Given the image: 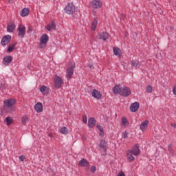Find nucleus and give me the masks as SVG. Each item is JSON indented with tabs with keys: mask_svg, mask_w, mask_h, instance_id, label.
Returning a JSON list of instances; mask_svg holds the SVG:
<instances>
[{
	"mask_svg": "<svg viewBox=\"0 0 176 176\" xmlns=\"http://www.w3.org/2000/svg\"><path fill=\"white\" fill-rule=\"evenodd\" d=\"M9 1V2H10V1H12V0H8Z\"/></svg>",
	"mask_w": 176,
	"mask_h": 176,
	"instance_id": "47",
	"label": "nucleus"
},
{
	"mask_svg": "<svg viewBox=\"0 0 176 176\" xmlns=\"http://www.w3.org/2000/svg\"><path fill=\"white\" fill-rule=\"evenodd\" d=\"M168 151L171 152V146H168Z\"/></svg>",
	"mask_w": 176,
	"mask_h": 176,
	"instance_id": "44",
	"label": "nucleus"
},
{
	"mask_svg": "<svg viewBox=\"0 0 176 176\" xmlns=\"http://www.w3.org/2000/svg\"><path fill=\"white\" fill-rule=\"evenodd\" d=\"M173 93L174 96H176V85H175L173 88Z\"/></svg>",
	"mask_w": 176,
	"mask_h": 176,
	"instance_id": "38",
	"label": "nucleus"
},
{
	"mask_svg": "<svg viewBox=\"0 0 176 176\" xmlns=\"http://www.w3.org/2000/svg\"><path fill=\"white\" fill-rule=\"evenodd\" d=\"M131 65L132 67H135L136 68H138V67H140V63H138V61L132 60Z\"/></svg>",
	"mask_w": 176,
	"mask_h": 176,
	"instance_id": "32",
	"label": "nucleus"
},
{
	"mask_svg": "<svg viewBox=\"0 0 176 176\" xmlns=\"http://www.w3.org/2000/svg\"><path fill=\"white\" fill-rule=\"evenodd\" d=\"M18 36L21 39L25 36V26L23 24H20L17 29Z\"/></svg>",
	"mask_w": 176,
	"mask_h": 176,
	"instance_id": "8",
	"label": "nucleus"
},
{
	"mask_svg": "<svg viewBox=\"0 0 176 176\" xmlns=\"http://www.w3.org/2000/svg\"><path fill=\"white\" fill-rule=\"evenodd\" d=\"M48 137H50V138H53V134L52 133H49Z\"/></svg>",
	"mask_w": 176,
	"mask_h": 176,
	"instance_id": "41",
	"label": "nucleus"
},
{
	"mask_svg": "<svg viewBox=\"0 0 176 176\" xmlns=\"http://www.w3.org/2000/svg\"><path fill=\"white\" fill-rule=\"evenodd\" d=\"M170 126H171L172 127H175V128L176 127L175 123L171 124Z\"/></svg>",
	"mask_w": 176,
	"mask_h": 176,
	"instance_id": "43",
	"label": "nucleus"
},
{
	"mask_svg": "<svg viewBox=\"0 0 176 176\" xmlns=\"http://www.w3.org/2000/svg\"><path fill=\"white\" fill-rule=\"evenodd\" d=\"M96 125V120L94 118H91L88 120V126L94 127Z\"/></svg>",
	"mask_w": 176,
	"mask_h": 176,
	"instance_id": "23",
	"label": "nucleus"
},
{
	"mask_svg": "<svg viewBox=\"0 0 176 176\" xmlns=\"http://www.w3.org/2000/svg\"><path fill=\"white\" fill-rule=\"evenodd\" d=\"M12 63V56H6L3 60V63L4 65H9Z\"/></svg>",
	"mask_w": 176,
	"mask_h": 176,
	"instance_id": "15",
	"label": "nucleus"
},
{
	"mask_svg": "<svg viewBox=\"0 0 176 176\" xmlns=\"http://www.w3.org/2000/svg\"><path fill=\"white\" fill-rule=\"evenodd\" d=\"M16 30V25L14 24H10L8 25L7 31L8 32H13Z\"/></svg>",
	"mask_w": 176,
	"mask_h": 176,
	"instance_id": "22",
	"label": "nucleus"
},
{
	"mask_svg": "<svg viewBox=\"0 0 176 176\" xmlns=\"http://www.w3.org/2000/svg\"><path fill=\"white\" fill-rule=\"evenodd\" d=\"M89 68H91V69L94 68L92 65H89Z\"/></svg>",
	"mask_w": 176,
	"mask_h": 176,
	"instance_id": "45",
	"label": "nucleus"
},
{
	"mask_svg": "<svg viewBox=\"0 0 176 176\" xmlns=\"http://www.w3.org/2000/svg\"><path fill=\"white\" fill-rule=\"evenodd\" d=\"M113 92L114 94H119L122 97H129L131 94L130 88L127 87H122L120 85H116L113 89Z\"/></svg>",
	"mask_w": 176,
	"mask_h": 176,
	"instance_id": "1",
	"label": "nucleus"
},
{
	"mask_svg": "<svg viewBox=\"0 0 176 176\" xmlns=\"http://www.w3.org/2000/svg\"><path fill=\"white\" fill-rule=\"evenodd\" d=\"M129 135V133L127 132L123 133V137L124 138H127V136Z\"/></svg>",
	"mask_w": 176,
	"mask_h": 176,
	"instance_id": "39",
	"label": "nucleus"
},
{
	"mask_svg": "<svg viewBox=\"0 0 176 176\" xmlns=\"http://www.w3.org/2000/svg\"><path fill=\"white\" fill-rule=\"evenodd\" d=\"M74 69H75V63H72L67 69L66 78L67 79H71L72 78V75H74Z\"/></svg>",
	"mask_w": 176,
	"mask_h": 176,
	"instance_id": "5",
	"label": "nucleus"
},
{
	"mask_svg": "<svg viewBox=\"0 0 176 176\" xmlns=\"http://www.w3.org/2000/svg\"><path fill=\"white\" fill-rule=\"evenodd\" d=\"M59 131H60V133H61V134L67 135V134H68V128H67V127L60 128L59 129Z\"/></svg>",
	"mask_w": 176,
	"mask_h": 176,
	"instance_id": "30",
	"label": "nucleus"
},
{
	"mask_svg": "<svg viewBox=\"0 0 176 176\" xmlns=\"http://www.w3.org/2000/svg\"><path fill=\"white\" fill-rule=\"evenodd\" d=\"M90 171L91 173H96V171H97V168L96 167V166H91Z\"/></svg>",
	"mask_w": 176,
	"mask_h": 176,
	"instance_id": "34",
	"label": "nucleus"
},
{
	"mask_svg": "<svg viewBox=\"0 0 176 176\" xmlns=\"http://www.w3.org/2000/svg\"><path fill=\"white\" fill-rule=\"evenodd\" d=\"M78 165L80 167H87V166H89V162L85 159H82L80 161Z\"/></svg>",
	"mask_w": 176,
	"mask_h": 176,
	"instance_id": "20",
	"label": "nucleus"
},
{
	"mask_svg": "<svg viewBox=\"0 0 176 176\" xmlns=\"http://www.w3.org/2000/svg\"><path fill=\"white\" fill-rule=\"evenodd\" d=\"M96 127L99 131V135H100V137H104V129L102 126H101V125H97Z\"/></svg>",
	"mask_w": 176,
	"mask_h": 176,
	"instance_id": "26",
	"label": "nucleus"
},
{
	"mask_svg": "<svg viewBox=\"0 0 176 176\" xmlns=\"http://www.w3.org/2000/svg\"><path fill=\"white\" fill-rule=\"evenodd\" d=\"M133 153H131V151H129V150L127 151V153H126V157H127V160H129V162H134L135 160V157L134 156H133Z\"/></svg>",
	"mask_w": 176,
	"mask_h": 176,
	"instance_id": "18",
	"label": "nucleus"
},
{
	"mask_svg": "<svg viewBox=\"0 0 176 176\" xmlns=\"http://www.w3.org/2000/svg\"><path fill=\"white\" fill-rule=\"evenodd\" d=\"M92 13H93L94 16H96L97 14V12H96L95 10H93Z\"/></svg>",
	"mask_w": 176,
	"mask_h": 176,
	"instance_id": "42",
	"label": "nucleus"
},
{
	"mask_svg": "<svg viewBox=\"0 0 176 176\" xmlns=\"http://www.w3.org/2000/svg\"><path fill=\"white\" fill-rule=\"evenodd\" d=\"M47 42H49V36L46 34H43L40 38V48L45 49Z\"/></svg>",
	"mask_w": 176,
	"mask_h": 176,
	"instance_id": "4",
	"label": "nucleus"
},
{
	"mask_svg": "<svg viewBox=\"0 0 176 176\" xmlns=\"http://www.w3.org/2000/svg\"><path fill=\"white\" fill-rule=\"evenodd\" d=\"M15 47H16V44H12V45H10L7 50V52L12 53V51L14 50Z\"/></svg>",
	"mask_w": 176,
	"mask_h": 176,
	"instance_id": "31",
	"label": "nucleus"
},
{
	"mask_svg": "<svg viewBox=\"0 0 176 176\" xmlns=\"http://www.w3.org/2000/svg\"><path fill=\"white\" fill-rule=\"evenodd\" d=\"M99 148L103 149L104 152H107V142L104 140H102L99 144Z\"/></svg>",
	"mask_w": 176,
	"mask_h": 176,
	"instance_id": "17",
	"label": "nucleus"
},
{
	"mask_svg": "<svg viewBox=\"0 0 176 176\" xmlns=\"http://www.w3.org/2000/svg\"><path fill=\"white\" fill-rule=\"evenodd\" d=\"M139 108H140V103H138V102H135L131 104L130 111L131 112H137Z\"/></svg>",
	"mask_w": 176,
	"mask_h": 176,
	"instance_id": "12",
	"label": "nucleus"
},
{
	"mask_svg": "<svg viewBox=\"0 0 176 176\" xmlns=\"http://www.w3.org/2000/svg\"><path fill=\"white\" fill-rule=\"evenodd\" d=\"M34 109L39 113L43 111V105L41 102H38L35 104Z\"/></svg>",
	"mask_w": 176,
	"mask_h": 176,
	"instance_id": "14",
	"label": "nucleus"
},
{
	"mask_svg": "<svg viewBox=\"0 0 176 176\" xmlns=\"http://www.w3.org/2000/svg\"><path fill=\"white\" fill-rule=\"evenodd\" d=\"M46 30L50 31L51 30H56V24L54 22H52L50 24L45 26Z\"/></svg>",
	"mask_w": 176,
	"mask_h": 176,
	"instance_id": "24",
	"label": "nucleus"
},
{
	"mask_svg": "<svg viewBox=\"0 0 176 176\" xmlns=\"http://www.w3.org/2000/svg\"><path fill=\"white\" fill-rule=\"evenodd\" d=\"M92 97L94 98H96V100H101V98L102 97V94L101 92H100L98 90L94 89L91 92Z\"/></svg>",
	"mask_w": 176,
	"mask_h": 176,
	"instance_id": "10",
	"label": "nucleus"
},
{
	"mask_svg": "<svg viewBox=\"0 0 176 176\" xmlns=\"http://www.w3.org/2000/svg\"><path fill=\"white\" fill-rule=\"evenodd\" d=\"M19 160H21V162H24V160H25V155H21L19 157Z\"/></svg>",
	"mask_w": 176,
	"mask_h": 176,
	"instance_id": "37",
	"label": "nucleus"
},
{
	"mask_svg": "<svg viewBox=\"0 0 176 176\" xmlns=\"http://www.w3.org/2000/svg\"><path fill=\"white\" fill-rule=\"evenodd\" d=\"M121 123L122 125L124 126V127H127V126H129V120H127V118H126V117L122 118Z\"/></svg>",
	"mask_w": 176,
	"mask_h": 176,
	"instance_id": "25",
	"label": "nucleus"
},
{
	"mask_svg": "<svg viewBox=\"0 0 176 176\" xmlns=\"http://www.w3.org/2000/svg\"><path fill=\"white\" fill-rule=\"evenodd\" d=\"M76 8L74 3H69L65 8V12L67 14H74L75 13Z\"/></svg>",
	"mask_w": 176,
	"mask_h": 176,
	"instance_id": "6",
	"label": "nucleus"
},
{
	"mask_svg": "<svg viewBox=\"0 0 176 176\" xmlns=\"http://www.w3.org/2000/svg\"><path fill=\"white\" fill-rule=\"evenodd\" d=\"M118 176H124V173H123L122 171L120 172L118 175Z\"/></svg>",
	"mask_w": 176,
	"mask_h": 176,
	"instance_id": "40",
	"label": "nucleus"
},
{
	"mask_svg": "<svg viewBox=\"0 0 176 176\" xmlns=\"http://www.w3.org/2000/svg\"><path fill=\"white\" fill-rule=\"evenodd\" d=\"M122 17H126V16L124 14H122Z\"/></svg>",
	"mask_w": 176,
	"mask_h": 176,
	"instance_id": "46",
	"label": "nucleus"
},
{
	"mask_svg": "<svg viewBox=\"0 0 176 176\" xmlns=\"http://www.w3.org/2000/svg\"><path fill=\"white\" fill-rule=\"evenodd\" d=\"M146 129H148V120L142 122L140 125V130L142 131H146Z\"/></svg>",
	"mask_w": 176,
	"mask_h": 176,
	"instance_id": "19",
	"label": "nucleus"
},
{
	"mask_svg": "<svg viewBox=\"0 0 176 176\" xmlns=\"http://www.w3.org/2000/svg\"><path fill=\"white\" fill-rule=\"evenodd\" d=\"M54 85L55 89H60L63 85H64V81L63 78L58 75H55L54 77Z\"/></svg>",
	"mask_w": 176,
	"mask_h": 176,
	"instance_id": "3",
	"label": "nucleus"
},
{
	"mask_svg": "<svg viewBox=\"0 0 176 176\" xmlns=\"http://www.w3.org/2000/svg\"><path fill=\"white\" fill-rule=\"evenodd\" d=\"M97 24H98V18H97V16H95L91 25V31H96V30L97 29Z\"/></svg>",
	"mask_w": 176,
	"mask_h": 176,
	"instance_id": "13",
	"label": "nucleus"
},
{
	"mask_svg": "<svg viewBox=\"0 0 176 176\" xmlns=\"http://www.w3.org/2000/svg\"><path fill=\"white\" fill-rule=\"evenodd\" d=\"M6 122L7 126H10V124L13 123V118H12V117H7L6 118Z\"/></svg>",
	"mask_w": 176,
	"mask_h": 176,
	"instance_id": "29",
	"label": "nucleus"
},
{
	"mask_svg": "<svg viewBox=\"0 0 176 176\" xmlns=\"http://www.w3.org/2000/svg\"><path fill=\"white\" fill-rule=\"evenodd\" d=\"M10 39H12V36L10 35L4 36L1 40V45H3V46H6V45L10 42Z\"/></svg>",
	"mask_w": 176,
	"mask_h": 176,
	"instance_id": "11",
	"label": "nucleus"
},
{
	"mask_svg": "<svg viewBox=\"0 0 176 176\" xmlns=\"http://www.w3.org/2000/svg\"><path fill=\"white\" fill-rule=\"evenodd\" d=\"M30 14V10L28 8H23L21 12V17H25Z\"/></svg>",
	"mask_w": 176,
	"mask_h": 176,
	"instance_id": "21",
	"label": "nucleus"
},
{
	"mask_svg": "<svg viewBox=\"0 0 176 176\" xmlns=\"http://www.w3.org/2000/svg\"><path fill=\"white\" fill-rule=\"evenodd\" d=\"M16 102H17V101L14 98L5 100L3 101V109L5 112L7 113H10V112H14L16 111V107L13 106L16 104Z\"/></svg>",
	"mask_w": 176,
	"mask_h": 176,
	"instance_id": "2",
	"label": "nucleus"
},
{
	"mask_svg": "<svg viewBox=\"0 0 176 176\" xmlns=\"http://www.w3.org/2000/svg\"><path fill=\"white\" fill-rule=\"evenodd\" d=\"M91 9H100L102 6V1L101 0H93L89 3Z\"/></svg>",
	"mask_w": 176,
	"mask_h": 176,
	"instance_id": "7",
	"label": "nucleus"
},
{
	"mask_svg": "<svg viewBox=\"0 0 176 176\" xmlns=\"http://www.w3.org/2000/svg\"><path fill=\"white\" fill-rule=\"evenodd\" d=\"M28 116H24L22 117L21 123L23 126H25L28 122Z\"/></svg>",
	"mask_w": 176,
	"mask_h": 176,
	"instance_id": "28",
	"label": "nucleus"
},
{
	"mask_svg": "<svg viewBox=\"0 0 176 176\" xmlns=\"http://www.w3.org/2000/svg\"><path fill=\"white\" fill-rule=\"evenodd\" d=\"M129 151L133 153V156H138L140 155V146L136 144Z\"/></svg>",
	"mask_w": 176,
	"mask_h": 176,
	"instance_id": "9",
	"label": "nucleus"
},
{
	"mask_svg": "<svg viewBox=\"0 0 176 176\" xmlns=\"http://www.w3.org/2000/svg\"><path fill=\"white\" fill-rule=\"evenodd\" d=\"M109 36V34L107 32H101L99 34V39H101L102 41H107Z\"/></svg>",
	"mask_w": 176,
	"mask_h": 176,
	"instance_id": "16",
	"label": "nucleus"
},
{
	"mask_svg": "<svg viewBox=\"0 0 176 176\" xmlns=\"http://www.w3.org/2000/svg\"><path fill=\"white\" fill-rule=\"evenodd\" d=\"M113 54H115V56H120V53L122 52L120 50V49L113 47Z\"/></svg>",
	"mask_w": 176,
	"mask_h": 176,
	"instance_id": "27",
	"label": "nucleus"
},
{
	"mask_svg": "<svg viewBox=\"0 0 176 176\" xmlns=\"http://www.w3.org/2000/svg\"><path fill=\"white\" fill-rule=\"evenodd\" d=\"M46 86L43 85L40 87V91H41V93H43L44 91H46Z\"/></svg>",
	"mask_w": 176,
	"mask_h": 176,
	"instance_id": "33",
	"label": "nucleus"
},
{
	"mask_svg": "<svg viewBox=\"0 0 176 176\" xmlns=\"http://www.w3.org/2000/svg\"><path fill=\"white\" fill-rule=\"evenodd\" d=\"M152 90H153L152 87L148 86V87H146V91H147V93H152Z\"/></svg>",
	"mask_w": 176,
	"mask_h": 176,
	"instance_id": "36",
	"label": "nucleus"
},
{
	"mask_svg": "<svg viewBox=\"0 0 176 176\" xmlns=\"http://www.w3.org/2000/svg\"><path fill=\"white\" fill-rule=\"evenodd\" d=\"M82 122L83 123H87V116L86 115H84L82 116Z\"/></svg>",
	"mask_w": 176,
	"mask_h": 176,
	"instance_id": "35",
	"label": "nucleus"
}]
</instances>
